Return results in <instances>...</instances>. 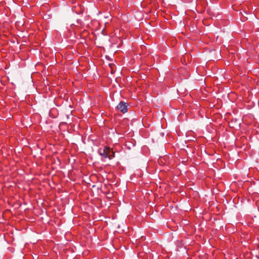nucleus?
I'll return each mask as SVG.
<instances>
[{
	"mask_svg": "<svg viewBox=\"0 0 259 259\" xmlns=\"http://www.w3.org/2000/svg\"><path fill=\"white\" fill-rule=\"evenodd\" d=\"M114 157V153L109 148V156L107 157L109 159Z\"/></svg>",
	"mask_w": 259,
	"mask_h": 259,
	"instance_id": "3",
	"label": "nucleus"
},
{
	"mask_svg": "<svg viewBox=\"0 0 259 259\" xmlns=\"http://www.w3.org/2000/svg\"><path fill=\"white\" fill-rule=\"evenodd\" d=\"M117 108L123 113L127 111V103L125 102H120L117 105Z\"/></svg>",
	"mask_w": 259,
	"mask_h": 259,
	"instance_id": "1",
	"label": "nucleus"
},
{
	"mask_svg": "<svg viewBox=\"0 0 259 259\" xmlns=\"http://www.w3.org/2000/svg\"><path fill=\"white\" fill-rule=\"evenodd\" d=\"M109 148L108 147H105L104 149H99L98 152L99 154L102 156L104 158H107L109 156Z\"/></svg>",
	"mask_w": 259,
	"mask_h": 259,
	"instance_id": "2",
	"label": "nucleus"
}]
</instances>
